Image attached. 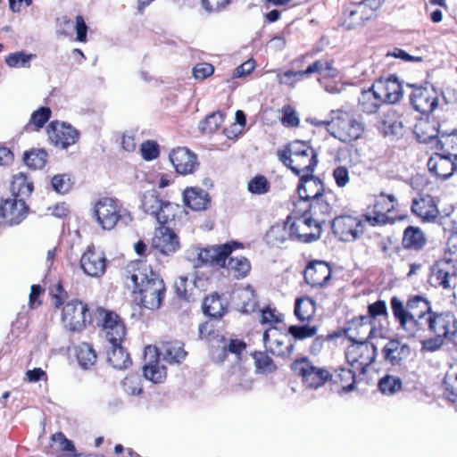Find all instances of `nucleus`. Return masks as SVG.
<instances>
[{"label":"nucleus","mask_w":457,"mask_h":457,"mask_svg":"<svg viewBox=\"0 0 457 457\" xmlns=\"http://www.w3.org/2000/svg\"><path fill=\"white\" fill-rule=\"evenodd\" d=\"M80 267L86 275L99 278L105 272L106 258L104 253L88 247L80 258Z\"/></svg>","instance_id":"obj_23"},{"label":"nucleus","mask_w":457,"mask_h":457,"mask_svg":"<svg viewBox=\"0 0 457 457\" xmlns=\"http://www.w3.org/2000/svg\"><path fill=\"white\" fill-rule=\"evenodd\" d=\"M128 273V279L132 283L134 292L139 294L143 306L149 310L159 309L165 293L160 276L143 262L130 265Z\"/></svg>","instance_id":"obj_2"},{"label":"nucleus","mask_w":457,"mask_h":457,"mask_svg":"<svg viewBox=\"0 0 457 457\" xmlns=\"http://www.w3.org/2000/svg\"><path fill=\"white\" fill-rule=\"evenodd\" d=\"M297 192L300 200L297 203H295V209L307 206V204L310 202H312V200L319 199L326 195L324 194V187L321 180L311 174L302 175L300 184L297 187Z\"/></svg>","instance_id":"obj_16"},{"label":"nucleus","mask_w":457,"mask_h":457,"mask_svg":"<svg viewBox=\"0 0 457 457\" xmlns=\"http://www.w3.org/2000/svg\"><path fill=\"white\" fill-rule=\"evenodd\" d=\"M104 333L111 345H120L126 335V328L124 325H116V328L106 329Z\"/></svg>","instance_id":"obj_58"},{"label":"nucleus","mask_w":457,"mask_h":457,"mask_svg":"<svg viewBox=\"0 0 457 457\" xmlns=\"http://www.w3.org/2000/svg\"><path fill=\"white\" fill-rule=\"evenodd\" d=\"M445 389L449 393L448 397L453 396L452 401L457 399V372H452L445 377Z\"/></svg>","instance_id":"obj_64"},{"label":"nucleus","mask_w":457,"mask_h":457,"mask_svg":"<svg viewBox=\"0 0 457 457\" xmlns=\"http://www.w3.org/2000/svg\"><path fill=\"white\" fill-rule=\"evenodd\" d=\"M94 214L97 224L105 230L112 229L118 222L128 226L133 220L129 211L119 207L113 199L108 197L96 203Z\"/></svg>","instance_id":"obj_6"},{"label":"nucleus","mask_w":457,"mask_h":457,"mask_svg":"<svg viewBox=\"0 0 457 457\" xmlns=\"http://www.w3.org/2000/svg\"><path fill=\"white\" fill-rule=\"evenodd\" d=\"M52 187L59 194L69 192L72 187L71 178L67 174H57L52 178Z\"/></svg>","instance_id":"obj_54"},{"label":"nucleus","mask_w":457,"mask_h":457,"mask_svg":"<svg viewBox=\"0 0 457 457\" xmlns=\"http://www.w3.org/2000/svg\"><path fill=\"white\" fill-rule=\"evenodd\" d=\"M410 102L417 112L429 114L438 105V93L432 85L413 87L410 94Z\"/></svg>","instance_id":"obj_13"},{"label":"nucleus","mask_w":457,"mask_h":457,"mask_svg":"<svg viewBox=\"0 0 457 457\" xmlns=\"http://www.w3.org/2000/svg\"><path fill=\"white\" fill-rule=\"evenodd\" d=\"M291 218L288 217L287 221L283 224H276L272 226L266 234V240L271 245H280L287 240L292 239L291 226L288 224Z\"/></svg>","instance_id":"obj_36"},{"label":"nucleus","mask_w":457,"mask_h":457,"mask_svg":"<svg viewBox=\"0 0 457 457\" xmlns=\"http://www.w3.org/2000/svg\"><path fill=\"white\" fill-rule=\"evenodd\" d=\"M374 198L373 205L368 207L364 215L365 220L371 226L386 224L390 221L388 213L395 210L396 197L392 194L380 193Z\"/></svg>","instance_id":"obj_12"},{"label":"nucleus","mask_w":457,"mask_h":457,"mask_svg":"<svg viewBox=\"0 0 457 457\" xmlns=\"http://www.w3.org/2000/svg\"><path fill=\"white\" fill-rule=\"evenodd\" d=\"M427 239L423 232L415 227H408L404 230L403 244L405 248L420 250L426 245Z\"/></svg>","instance_id":"obj_41"},{"label":"nucleus","mask_w":457,"mask_h":457,"mask_svg":"<svg viewBox=\"0 0 457 457\" xmlns=\"http://www.w3.org/2000/svg\"><path fill=\"white\" fill-rule=\"evenodd\" d=\"M183 201L193 211L205 210L210 204L209 194L198 187H188L184 190Z\"/></svg>","instance_id":"obj_33"},{"label":"nucleus","mask_w":457,"mask_h":457,"mask_svg":"<svg viewBox=\"0 0 457 457\" xmlns=\"http://www.w3.org/2000/svg\"><path fill=\"white\" fill-rule=\"evenodd\" d=\"M223 122L221 112H213L208 115L204 120L199 123V129L204 133H213Z\"/></svg>","instance_id":"obj_52"},{"label":"nucleus","mask_w":457,"mask_h":457,"mask_svg":"<svg viewBox=\"0 0 457 457\" xmlns=\"http://www.w3.org/2000/svg\"><path fill=\"white\" fill-rule=\"evenodd\" d=\"M309 73L306 72V70L297 71H287L284 73L277 74V80L279 84L294 86L295 82L302 80Z\"/></svg>","instance_id":"obj_53"},{"label":"nucleus","mask_w":457,"mask_h":457,"mask_svg":"<svg viewBox=\"0 0 457 457\" xmlns=\"http://www.w3.org/2000/svg\"><path fill=\"white\" fill-rule=\"evenodd\" d=\"M179 237L165 226L159 227L154 231L152 247L163 255H170L179 248Z\"/></svg>","instance_id":"obj_21"},{"label":"nucleus","mask_w":457,"mask_h":457,"mask_svg":"<svg viewBox=\"0 0 457 457\" xmlns=\"http://www.w3.org/2000/svg\"><path fill=\"white\" fill-rule=\"evenodd\" d=\"M77 359L80 367L87 370L96 363V353L91 345L82 343L78 346Z\"/></svg>","instance_id":"obj_47"},{"label":"nucleus","mask_w":457,"mask_h":457,"mask_svg":"<svg viewBox=\"0 0 457 457\" xmlns=\"http://www.w3.org/2000/svg\"><path fill=\"white\" fill-rule=\"evenodd\" d=\"M360 110L368 114H373L378 112L383 103L378 92L374 86L368 90L361 93L359 98Z\"/></svg>","instance_id":"obj_34"},{"label":"nucleus","mask_w":457,"mask_h":457,"mask_svg":"<svg viewBox=\"0 0 457 457\" xmlns=\"http://www.w3.org/2000/svg\"><path fill=\"white\" fill-rule=\"evenodd\" d=\"M380 391L384 395H393L402 388V380L392 375H386L378 383Z\"/></svg>","instance_id":"obj_51"},{"label":"nucleus","mask_w":457,"mask_h":457,"mask_svg":"<svg viewBox=\"0 0 457 457\" xmlns=\"http://www.w3.org/2000/svg\"><path fill=\"white\" fill-rule=\"evenodd\" d=\"M373 86L378 92L383 103L395 104L402 97V85L394 75L386 79H378Z\"/></svg>","instance_id":"obj_28"},{"label":"nucleus","mask_w":457,"mask_h":457,"mask_svg":"<svg viewBox=\"0 0 457 457\" xmlns=\"http://www.w3.org/2000/svg\"><path fill=\"white\" fill-rule=\"evenodd\" d=\"M187 354L180 341L162 342L160 347L147 345L145 349L144 377L154 384L162 383L166 379L167 370L164 365H161L159 358L162 357L170 364H179Z\"/></svg>","instance_id":"obj_3"},{"label":"nucleus","mask_w":457,"mask_h":457,"mask_svg":"<svg viewBox=\"0 0 457 457\" xmlns=\"http://www.w3.org/2000/svg\"><path fill=\"white\" fill-rule=\"evenodd\" d=\"M11 190L15 195V198H22L30 195L33 184L24 173L19 172L12 177Z\"/></svg>","instance_id":"obj_42"},{"label":"nucleus","mask_w":457,"mask_h":457,"mask_svg":"<svg viewBox=\"0 0 457 457\" xmlns=\"http://www.w3.org/2000/svg\"><path fill=\"white\" fill-rule=\"evenodd\" d=\"M316 311L315 302L308 296L297 298L295 304V314L301 322H309Z\"/></svg>","instance_id":"obj_37"},{"label":"nucleus","mask_w":457,"mask_h":457,"mask_svg":"<svg viewBox=\"0 0 457 457\" xmlns=\"http://www.w3.org/2000/svg\"><path fill=\"white\" fill-rule=\"evenodd\" d=\"M107 360L117 370H125L131 364L129 354L120 345H111Z\"/></svg>","instance_id":"obj_39"},{"label":"nucleus","mask_w":457,"mask_h":457,"mask_svg":"<svg viewBox=\"0 0 457 457\" xmlns=\"http://www.w3.org/2000/svg\"><path fill=\"white\" fill-rule=\"evenodd\" d=\"M328 198L329 195H326L319 199H314L307 206L301 207L299 212H303L304 214L310 216L321 228V224L331 217L333 212Z\"/></svg>","instance_id":"obj_25"},{"label":"nucleus","mask_w":457,"mask_h":457,"mask_svg":"<svg viewBox=\"0 0 457 457\" xmlns=\"http://www.w3.org/2000/svg\"><path fill=\"white\" fill-rule=\"evenodd\" d=\"M170 161L181 175L193 173L198 165L196 155L186 147L173 149L170 154Z\"/></svg>","instance_id":"obj_24"},{"label":"nucleus","mask_w":457,"mask_h":457,"mask_svg":"<svg viewBox=\"0 0 457 457\" xmlns=\"http://www.w3.org/2000/svg\"><path fill=\"white\" fill-rule=\"evenodd\" d=\"M293 370L302 377V381L307 388L317 389L322 386L330 378L328 370L315 367L307 358L296 360L292 364Z\"/></svg>","instance_id":"obj_9"},{"label":"nucleus","mask_w":457,"mask_h":457,"mask_svg":"<svg viewBox=\"0 0 457 457\" xmlns=\"http://www.w3.org/2000/svg\"><path fill=\"white\" fill-rule=\"evenodd\" d=\"M294 211L302 213V215L294 222L290 223L293 238H296L303 243H310L319 239L321 233V228L319 223H315L314 220L307 214H304L303 212H299V208H295Z\"/></svg>","instance_id":"obj_14"},{"label":"nucleus","mask_w":457,"mask_h":457,"mask_svg":"<svg viewBox=\"0 0 457 457\" xmlns=\"http://www.w3.org/2000/svg\"><path fill=\"white\" fill-rule=\"evenodd\" d=\"M384 129L386 135L402 136L404 130L403 117L394 110L387 111L385 113Z\"/></svg>","instance_id":"obj_38"},{"label":"nucleus","mask_w":457,"mask_h":457,"mask_svg":"<svg viewBox=\"0 0 457 457\" xmlns=\"http://www.w3.org/2000/svg\"><path fill=\"white\" fill-rule=\"evenodd\" d=\"M228 302L218 294H212L204 298L203 311L211 318L220 319L227 312Z\"/></svg>","instance_id":"obj_35"},{"label":"nucleus","mask_w":457,"mask_h":457,"mask_svg":"<svg viewBox=\"0 0 457 457\" xmlns=\"http://www.w3.org/2000/svg\"><path fill=\"white\" fill-rule=\"evenodd\" d=\"M391 308L394 317L399 323L398 329L404 333V337L408 338L421 337V332L424 331L422 325L432 312L429 301L415 295L404 305L398 297L394 296L391 299Z\"/></svg>","instance_id":"obj_1"},{"label":"nucleus","mask_w":457,"mask_h":457,"mask_svg":"<svg viewBox=\"0 0 457 457\" xmlns=\"http://www.w3.org/2000/svg\"><path fill=\"white\" fill-rule=\"evenodd\" d=\"M141 206L145 213L153 216L160 224L172 221L179 206L160 198L155 190L147 191L142 198Z\"/></svg>","instance_id":"obj_8"},{"label":"nucleus","mask_w":457,"mask_h":457,"mask_svg":"<svg viewBox=\"0 0 457 457\" xmlns=\"http://www.w3.org/2000/svg\"><path fill=\"white\" fill-rule=\"evenodd\" d=\"M330 377L334 384L338 385L344 392L348 393L354 389L355 374L352 370L340 368Z\"/></svg>","instance_id":"obj_43"},{"label":"nucleus","mask_w":457,"mask_h":457,"mask_svg":"<svg viewBox=\"0 0 457 457\" xmlns=\"http://www.w3.org/2000/svg\"><path fill=\"white\" fill-rule=\"evenodd\" d=\"M51 117V110L48 107H40L35 111L30 118V123L37 129L42 128Z\"/></svg>","instance_id":"obj_59"},{"label":"nucleus","mask_w":457,"mask_h":457,"mask_svg":"<svg viewBox=\"0 0 457 457\" xmlns=\"http://www.w3.org/2000/svg\"><path fill=\"white\" fill-rule=\"evenodd\" d=\"M47 135L52 144L62 149L74 145L79 137V133L75 128L59 121H53L49 124Z\"/></svg>","instance_id":"obj_18"},{"label":"nucleus","mask_w":457,"mask_h":457,"mask_svg":"<svg viewBox=\"0 0 457 457\" xmlns=\"http://www.w3.org/2000/svg\"><path fill=\"white\" fill-rule=\"evenodd\" d=\"M412 212L425 221H433L438 214L437 207L432 196L426 195L416 198L411 205Z\"/></svg>","instance_id":"obj_31"},{"label":"nucleus","mask_w":457,"mask_h":457,"mask_svg":"<svg viewBox=\"0 0 457 457\" xmlns=\"http://www.w3.org/2000/svg\"><path fill=\"white\" fill-rule=\"evenodd\" d=\"M375 331V328L371 325V320L369 316L361 315L353 318L349 322V327L346 333L353 341L358 343V345L352 346L347 353L348 361L353 365L359 363L360 365H366V361H359L355 354L363 353L364 350H368L366 340L370 338Z\"/></svg>","instance_id":"obj_7"},{"label":"nucleus","mask_w":457,"mask_h":457,"mask_svg":"<svg viewBox=\"0 0 457 457\" xmlns=\"http://www.w3.org/2000/svg\"><path fill=\"white\" fill-rule=\"evenodd\" d=\"M28 207L22 198L6 199L0 203V223L20 224L27 216Z\"/></svg>","instance_id":"obj_19"},{"label":"nucleus","mask_w":457,"mask_h":457,"mask_svg":"<svg viewBox=\"0 0 457 457\" xmlns=\"http://www.w3.org/2000/svg\"><path fill=\"white\" fill-rule=\"evenodd\" d=\"M330 277V267L324 262H313L304 270V279L312 287L324 286Z\"/></svg>","instance_id":"obj_29"},{"label":"nucleus","mask_w":457,"mask_h":457,"mask_svg":"<svg viewBox=\"0 0 457 457\" xmlns=\"http://www.w3.org/2000/svg\"><path fill=\"white\" fill-rule=\"evenodd\" d=\"M287 339V335L280 332L275 327L265 330L262 336V341L266 350L273 355L282 357L289 356L294 350L293 344L285 345Z\"/></svg>","instance_id":"obj_20"},{"label":"nucleus","mask_w":457,"mask_h":457,"mask_svg":"<svg viewBox=\"0 0 457 457\" xmlns=\"http://www.w3.org/2000/svg\"><path fill=\"white\" fill-rule=\"evenodd\" d=\"M317 327L310 324L301 326L292 325L288 328V333L296 340H304L312 337L317 334Z\"/></svg>","instance_id":"obj_50"},{"label":"nucleus","mask_w":457,"mask_h":457,"mask_svg":"<svg viewBox=\"0 0 457 457\" xmlns=\"http://www.w3.org/2000/svg\"><path fill=\"white\" fill-rule=\"evenodd\" d=\"M438 126L439 123L436 120L421 118L414 126V134L419 142L428 144L435 140L436 148L443 149V142L437 139L439 134Z\"/></svg>","instance_id":"obj_26"},{"label":"nucleus","mask_w":457,"mask_h":457,"mask_svg":"<svg viewBox=\"0 0 457 457\" xmlns=\"http://www.w3.org/2000/svg\"><path fill=\"white\" fill-rule=\"evenodd\" d=\"M428 168L429 172L444 180L450 178L455 170L454 163L451 158L441 154H435L429 158Z\"/></svg>","instance_id":"obj_30"},{"label":"nucleus","mask_w":457,"mask_h":457,"mask_svg":"<svg viewBox=\"0 0 457 457\" xmlns=\"http://www.w3.org/2000/svg\"><path fill=\"white\" fill-rule=\"evenodd\" d=\"M141 154L145 160L151 161L159 155L158 145L154 141H146L141 145Z\"/></svg>","instance_id":"obj_63"},{"label":"nucleus","mask_w":457,"mask_h":457,"mask_svg":"<svg viewBox=\"0 0 457 457\" xmlns=\"http://www.w3.org/2000/svg\"><path fill=\"white\" fill-rule=\"evenodd\" d=\"M225 267L228 273L237 279L245 278L251 270L250 262L244 256L231 257Z\"/></svg>","instance_id":"obj_40"},{"label":"nucleus","mask_w":457,"mask_h":457,"mask_svg":"<svg viewBox=\"0 0 457 457\" xmlns=\"http://www.w3.org/2000/svg\"><path fill=\"white\" fill-rule=\"evenodd\" d=\"M242 301V312L248 313L254 312L257 307L256 295L252 287L247 286L239 293Z\"/></svg>","instance_id":"obj_49"},{"label":"nucleus","mask_w":457,"mask_h":457,"mask_svg":"<svg viewBox=\"0 0 457 457\" xmlns=\"http://www.w3.org/2000/svg\"><path fill=\"white\" fill-rule=\"evenodd\" d=\"M306 72H308L309 75L318 73L322 79H334L338 75V71L333 66V62L324 59L318 60L310 64L306 69Z\"/></svg>","instance_id":"obj_45"},{"label":"nucleus","mask_w":457,"mask_h":457,"mask_svg":"<svg viewBox=\"0 0 457 457\" xmlns=\"http://www.w3.org/2000/svg\"><path fill=\"white\" fill-rule=\"evenodd\" d=\"M428 282L435 288L453 291L457 285V269L451 261L441 260L431 267Z\"/></svg>","instance_id":"obj_11"},{"label":"nucleus","mask_w":457,"mask_h":457,"mask_svg":"<svg viewBox=\"0 0 457 457\" xmlns=\"http://www.w3.org/2000/svg\"><path fill=\"white\" fill-rule=\"evenodd\" d=\"M100 315L102 316L103 320V330L106 329H112V328H116V325H124L123 322L120 320L119 316L109 311H101Z\"/></svg>","instance_id":"obj_60"},{"label":"nucleus","mask_w":457,"mask_h":457,"mask_svg":"<svg viewBox=\"0 0 457 457\" xmlns=\"http://www.w3.org/2000/svg\"><path fill=\"white\" fill-rule=\"evenodd\" d=\"M36 58L35 54H26L23 51L9 54L5 56V63L11 68H29L30 62Z\"/></svg>","instance_id":"obj_48"},{"label":"nucleus","mask_w":457,"mask_h":457,"mask_svg":"<svg viewBox=\"0 0 457 457\" xmlns=\"http://www.w3.org/2000/svg\"><path fill=\"white\" fill-rule=\"evenodd\" d=\"M333 178L338 187H345L350 182L349 170L345 166H338L333 170Z\"/></svg>","instance_id":"obj_61"},{"label":"nucleus","mask_w":457,"mask_h":457,"mask_svg":"<svg viewBox=\"0 0 457 457\" xmlns=\"http://www.w3.org/2000/svg\"><path fill=\"white\" fill-rule=\"evenodd\" d=\"M382 354L387 363L401 366L411 355V348L400 340L391 339L383 347Z\"/></svg>","instance_id":"obj_27"},{"label":"nucleus","mask_w":457,"mask_h":457,"mask_svg":"<svg viewBox=\"0 0 457 457\" xmlns=\"http://www.w3.org/2000/svg\"><path fill=\"white\" fill-rule=\"evenodd\" d=\"M360 221L349 215L339 216L334 219L331 228L334 234L345 242L354 241L359 237Z\"/></svg>","instance_id":"obj_22"},{"label":"nucleus","mask_w":457,"mask_h":457,"mask_svg":"<svg viewBox=\"0 0 457 457\" xmlns=\"http://www.w3.org/2000/svg\"><path fill=\"white\" fill-rule=\"evenodd\" d=\"M239 245L237 242H229L223 245H213L209 248L202 249L197 254V262L195 267L204 264L225 267L226 259L232 251Z\"/></svg>","instance_id":"obj_17"},{"label":"nucleus","mask_w":457,"mask_h":457,"mask_svg":"<svg viewBox=\"0 0 457 457\" xmlns=\"http://www.w3.org/2000/svg\"><path fill=\"white\" fill-rule=\"evenodd\" d=\"M286 166L289 167L296 175L302 173L311 174L317 163V154L316 152H310L303 155H296L293 159H289L288 162H282Z\"/></svg>","instance_id":"obj_32"},{"label":"nucleus","mask_w":457,"mask_h":457,"mask_svg":"<svg viewBox=\"0 0 457 457\" xmlns=\"http://www.w3.org/2000/svg\"><path fill=\"white\" fill-rule=\"evenodd\" d=\"M316 125H324L328 133L344 143L359 139L364 132V122L360 116L349 112L338 111L337 116L330 121H319Z\"/></svg>","instance_id":"obj_5"},{"label":"nucleus","mask_w":457,"mask_h":457,"mask_svg":"<svg viewBox=\"0 0 457 457\" xmlns=\"http://www.w3.org/2000/svg\"><path fill=\"white\" fill-rule=\"evenodd\" d=\"M432 338L422 341V348L430 352L438 350L446 341L457 345V318L450 311H432L425 323Z\"/></svg>","instance_id":"obj_4"},{"label":"nucleus","mask_w":457,"mask_h":457,"mask_svg":"<svg viewBox=\"0 0 457 457\" xmlns=\"http://www.w3.org/2000/svg\"><path fill=\"white\" fill-rule=\"evenodd\" d=\"M123 387L125 392L131 395H139L143 390L141 379L137 375L126 377L123 380Z\"/></svg>","instance_id":"obj_57"},{"label":"nucleus","mask_w":457,"mask_h":457,"mask_svg":"<svg viewBox=\"0 0 457 457\" xmlns=\"http://www.w3.org/2000/svg\"><path fill=\"white\" fill-rule=\"evenodd\" d=\"M253 357L257 370L263 372H271L275 370L272 360L265 353L255 352L253 354Z\"/></svg>","instance_id":"obj_56"},{"label":"nucleus","mask_w":457,"mask_h":457,"mask_svg":"<svg viewBox=\"0 0 457 457\" xmlns=\"http://www.w3.org/2000/svg\"><path fill=\"white\" fill-rule=\"evenodd\" d=\"M248 190L255 195H263L270 190V183L264 176H256L247 185Z\"/></svg>","instance_id":"obj_55"},{"label":"nucleus","mask_w":457,"mask_h":457,"mask_svg":"<svg viewBox=\"0 0 457 457\" xmlns=\"http://www.w3.org/2000/svg\"><path fill=\"white\" fill-rule=\"evenodd\" d=\"M87 318V307L79 300L68 302L62 312V322L71 331L85 328Z\"/></svg>","instance_id":"obj_15"},{"label":"nucleus","mask_w":457,"mask_h":457,"mask_svg":"<svg viewBox=\"0 0 457 457\" xmlns=\"http://www.w3.org/2000/svg\"><path fill=\"white\" fill-rule=\"evenodd\" d=\"M310 152H315V150L305 142L297 140L290 143L283 152H278V158L281 162H288L296 155L301 156Z\"/></svg>","instance_id":"obj_44"},{"label":"nucleus","mask_w":457,"mask_h":457,"mask_svg":"<svg viewBox=\"0 0 457 457\" xmlns=\"http://www.w3.org/2000/svg\"><path fill=\"white\" fill-rule=\"evenodd\" d=\"M262 324H276L283 321V316L281 313L278 312L275 309H271L270 307L263 309L262 311Z\"/></svg>","instance_id":"obj_62"},{"label":"nucleus","mask_w":457,"mask_h":457,"mask_svg":"<svg viewBox=\"0 0 457 457\" xmlns=\"http://www.w3.org/2000/svg\"><path fill=\"white\" fill-rule=\"evenodd\" d=\"M385 0H363L350 5L344 25L348 29L362 26L368 20L375 16V12Z\"/></svg>","instance_id":"obj_10"},{"label":"nucleus","mask_w":457,"mask_h":457,"mask_svg":"<svg viewBox=\"0 0 457 457\" xmlns=\"http://www.w3.org/2000/svg\"><path fill=\"white\" fill-rule=\"evenodd\" d=\"M48 154L44 149H32L23 154L25 164L33 170H40L45 167Z\"/></svg>","instance_id":"obj_46"}]
</instances>
